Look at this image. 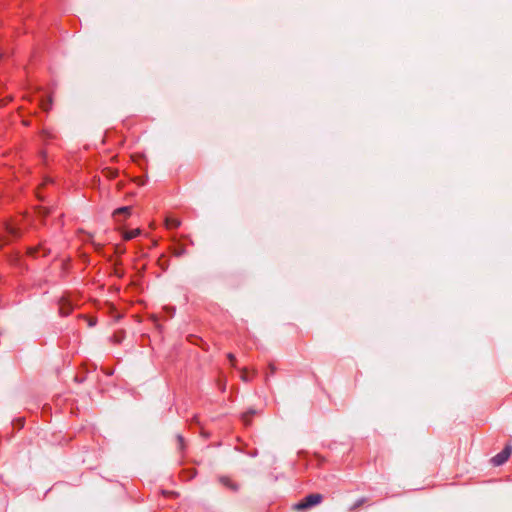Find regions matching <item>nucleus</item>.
I'll return each instance as SVG.
<instances>
[{
	"label": "nucleus",
	"instance_id": "f257e3e1",
	"mask_svg": "<svg viewBox=\"0 0 512 512\" xmlns=\"http://www.w3.org/2000/svg\"><path fill=\"white\" fill-rule=\"evenodd\" d=\"M323 500V496L318 493L309 494L304 497L301 501L294 504L293 508L297 511H304L320 504Z\"/></svg>",
	"mask_w": 512,
	"mask_h": 512
},
{
	"label": "nucleus",
	"instance_id": "f03ea898",
	"mask_svg": "<svg viewBox=\"0 0 512 512\" xmlns=\"http://www.w3.org/2000/svg\"><path fill=\"white\" fill-rule=\"evenodd\" d=\"M511 453H512V446L507 445L501 452L496 454L491 459L493 465L500 466V465L504 464L509 459Z\"/></svg>",
	"mask_w": 512,
	"mask_h": 512
},
{
	"label": "nucleus",
	"instance_id": "7ed1b4c3",
	"mask_svg": "<svg viewBox=\"0 0 512 512\" xmlns=\"http://www.w3.org/2000/svg\"><path fill=\"white\" fill-rule=\"evenodd\" d=\"M5 231L7 234L5 236L6 238H8V237L15 238V237L19 236L18 228L13 224H6Z\"/></svg>",
	"mask_w": 512,
	"mask_h": 512
},
{
	"label": "nucleus",
	"instance_id": "20e7f679",
	"mask_svg": "<svg viewBox=\"0 0 512 512\" xmlns=\"http://www.w3.org/2000/svg\"><path fill=\"white\" fill-rule=\"evenodd\" d=\"M256 375V372L253 371L252 374L249 373L247 368H242L240 370V378L244 382H249L252 380V378Z\"/></svg>",
	"mask_w": 512,
	"mask_h": 512
},
{
	"label": "nucleus",
	"instance_id": "39448f33",
	"mask_svg": "<svg viewBox=\"0 0 512 512\" xmlns=\"http://www.w3.org/2000/svg\"><path fill=\"white\" fill-rule=\"evenodd\" d=\"M165 224L168 229H176L180 226V221L176 218L168 217Z\"/></svg>",
	"mask_w": 512,
	"mask_h": 512
},
{
	"label": "nucleus",
	"instance_id": "423d86ee",
	"mask_svg": "<svg viewBox=\"0 0 512 512\" xmlns=\"http://www.w3.org/2000/svg\"><path fill=\"white\" fill-rule=\"evenodd\" d=\"M140 229H132V230H129V231H126L124 233V239L125 240H132L134 238H136L138 235H140Z\"/></svg>",
	"mask_w": 512,
	"mask_h": 512
},
{
	"label": "nucleus",
	"instance_id": "0eeeda50",
	"mask_svg": "<svg viewBox=\"0 0 512 512\" xmlns=\"http://www.w3.org/2000/svg\"><path fill=\"white\" fill-rule=\"evenodd\" d=\"M130 210L131 208L129 206L120 207L114 211V215L117 216L123 214L126 217L130 215Z\"/></svg>",
	"mask_w": 512,
	"mask_h": 512
},
{
	"label": "nucleus",
	"instance_id": "6e6552de",
	"mask_svg": "<svg viewBox=\"0 0 512 512\" xmlns=\"http://www.w3.org/2000/svg\"><path fill=\"white\" fill-rule=\"evenodd\" d=\"M40 250H43V255H45V254H46V252H45V250H44V248H43L42 246H40V247H34V248H30V249L28 250V253H29L31 256L36 257V256H37V253H38Z\"/></svg>",
	"mask_w": 512,
	"mask_h": 512
},
{
	"label": "nucleus",
	"instance_id": "1a4fd4ad",
	"mask_svg": "<svg viewBox=\"0 0 512 512\" xmlns=\"http://www.w3.org/2000/svg\"><path fill=\"white\" fill-rule=\"evenodd\" d=\"M254 414V411H249L243 414L242 419L245 425L250 423L251 416Z\"/></svg>",
	"mask_w": 512,
	"mask_h": 512
},
{
	"label": "nucleus",
	"instance_id": "9d476101",
	"mask_svg": "<svg viewBox=\"0 0 512 512\" xmlns=\"http://www.w3.org/2000/svg\"><path fill=\"white\" fill-rule=\"evenodd\" d=\"M366 502V499L365 498H360L359 500H357L353 506L351 507V510H356L357 508H359L360 506H362L364 503Z\"/></svg>",
	"mask_w": 512,
	"mask_h": 512
},
{
	"label": "nucleus",
	"instance_id": "9b49d317",
	"mask_svg": "<svg viewBox=\"0 0 512 512\" xmlns=\"http://www.w3.org/2000/svg\"><path fill=\"white\" fill-rule=\"evenodd\" d=\"M227 358L230 360L232 367H236V358L233 353H228Z\"/></svg>",
	"mask_w": 512,
	"mask_h": 512
},
{
	"label": "nucleus",
	"instance_id": "f8f14e48",
	"mask_svg": "<svg viewBox=\"0 0 512 512\" xmlns=\"http://www.w3.org/2000/svg\"><path fill=\"white\" fill-rule=\"evenodd\" d=\"M269 369H270L271 374H273L276 370L274 364H272V363L269 364Z\"/></svg>",
	"mask_w": 512,
	"mask_h": 512
},
{
	"label": "nucleus",
	"instance_id": "ddd939ff",
	"mask_svg": "<svg viewBox=\"0 0 512 512\" xmlns=\"http://www.w3.org/2000/svg\"><path fill=\"white\" fill-rule=\"evenodd\" d=\"M39 213L46 215V214H48V211L45 208H41L39 210Z\"/></svg>",
	"mask_w": 512,
	"mask_h": 512
},
{
	"label": "nucleus",
	"instance_id": "4468645a",
	"mask_svg": "<svg viewBox=\"0 0 512 512\" xmlns=\"http://www.w3.org/2000/svg\"><path fill=\"white\" fill-rule=\"evenodd\" d=\"M178 440H179V442H180V445L182 446V444H183V438H182V436H178Z\"/></svg>",
	"mask_w": 512,
	"mask_h": 512
},
{
	"label": "nucleus",
	"instance_id": "2eb2a0df",
	"mask_svg": "<svg viewBox=\"0 0 512 512\" xmlns=\"http://www.w3.org/2000/svg\"><path fill=\"white\" fill-rule=\"evenodd\" d=\"M94 324H95V322H93V321H90V322H89V325H90V326H93Z\"/></svg>",
	"mask_w": 512,
	"mask_h": 512
},
{
	"label": "nucleus",
	"instance_id": "dca6fc26",
	"mask_svg": "<svg viewBox=\"0 0 512 512\" xmlns=\"http://www.w3.org/2000/svg\"><path fill=\"white\" fill-rule=\"evenodd\" d=\"M222 481L224 482V484H227V483H228V480H224V479H222Z\"/></svg>",
	"mask_w": 512,
	"mask_h": 512
}]
</instances>
